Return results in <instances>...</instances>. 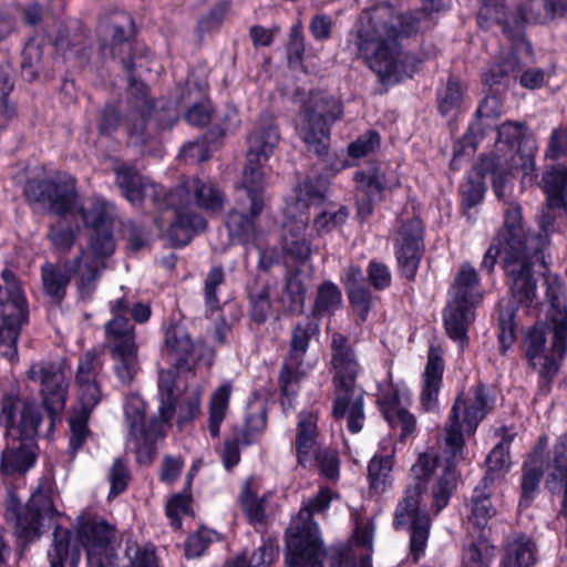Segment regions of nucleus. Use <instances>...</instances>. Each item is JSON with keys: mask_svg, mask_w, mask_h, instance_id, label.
Returning <instances> with one entry per match:
<instances>
[{"mask_svg": "<svg viewBox=\"0 0 567 567\" xmlns=\"http://www.w3.org/2000/svg\"><path fill=\"white\" fill-rule=\"evenodd\" d=\"M28 378L41 385L40 394L43 406L50 414L51 425L65 408L69 382L61 364L53 362L33 363Z\"/></svg>", "mask_w": 567, "mask_h": 567, "instance_id": "obj_16", "label": "nucleus"}, {"mask_svg": "<svg viewBox=\"0 0 567 567\" xmlns=\"http://www.w3.org/2000/svg\"><path fill=\"white\" fill-rule=\"evenodd\" d=\"M341 303L342 293L339 287L331 281H323L317 288L311 315L315 318L331 315L340 308Z\"/></svg>", "mask_w": 567, "mask_h": 567, "instance_id": "obj_40", "label": "nucleus"}, {"mask_svg": "<svg viewBox=\"0 0 567 567\" xmlns=\"http://www.w3.org/2000/svg\"><path fill=\"white\" fill-rule=\"evenodd\" d=\"M106 342L110 349L124 348L135 342L134 326L125 316H115L105 326Z\"/></svg>", "mask_w": 567, "mask_h": 567, "instance_id": "obj_42", "label": "nucleus"}, {"mask_svg": "<svg viewBox=\"0 0 567 567\" xmlns=\"http://www.w3.org/2000/svg\"><path fill=\"white\" fill-rule=\"evenodd\" d=\"M542 183L547 195V205L540 224L544 230H548L555 218L563 216L566 212L567 168L563 165L551 167L544 173Z\"/></svg>", "mask_w": 567, "mask_h": 567, "instance_id": "obj_23", "label": "nucleus"}, {"mask_svg": "<svg viewBox=\"0 0 567 567\" xmlns=\"http://www.w3.org/2000/svg\"><path fill=\"white\" fill-rule=\"evenodd\" d=\"M6 516L14 522L16 532L24 540H33L44 527H50L59 513L55 509L49 488L40 486L30 497L25 506L11 499L7 506Z\"/></svg>", "mask_w": 567, "mask_h": 567, "instance_id": "obj_14", "label": "nucleus"}, {"mask_svg": "<svg viewBox=\"0 0 567 567\" xmlns=\"http://www.w3.org/2000/svg\"><path fill=\"white\" fill-rule=\"evenodd\" d=\"M288 567H323L321 549L288 550Z\"/></svg>", "mask_w": 567, "mask_h": 567, "instance_id": "obj_60", "label": "nucleus"}, {"mask_svg": "<svg viewBox=\"0 0 567 567\" xmlns=\"http://www.w3.org/2000/svg\"><path fill=\"white\" fill-rule=\"evenodd\" d=\"M175 373L173 370H162L158 373V413L163 422L169 421L175 412Z\"/></svg>", "mask_w": 567, "mask_h": 567, "instance_id": "obj_41", "label": "nucleus"}, {"mask_svg": "<svg viewBox=\"0 0 567 567\" xmlns=\"http://www.w3.org/2000/svg\"><path fill=\"white\" fill-rule=\"evenodd\" d=\"M457 478L455 465L447 462L432 488V508L435 514H439L449 504L450 497L456 488Z\"/></svg>", "mask_w": 567, "mask_h": 567, "instance_id": "obj_36", "label": "nucleus"}, {"mask_svg": "<svg viewBox=\"0 0 567 567\" xmlns=\"http://www.w3.org/2000/svg\"><path fill=\"white\" fill-rule=\"evenodd\" d=\"M41 277L44 292L54 301L60 302L66 292V288L71 281V274L66 270V261L64 268L47 262L41 268Z\"/></svg>", "mask_w": 567, "mask_h": 567, "instance_id": "obj_34", "label": "nucleus"}, {"mask_svg": "<svg viewBox=\"0 0 567 567\" xmlns=\"http://www.w3.org/2000/svg\"><path fill=\"white\" fill-rule=\"evenodd\" d=\"M259 215H252L250 210L249 215H246L236 208L230 209L225 218V225L230 238L241 244L250 241L256 235L255 219Z\"/></svg>", "mask_w": 567, "mask_h": 567, "instance_id": "obj_37", "label": "nucleus"}, {"mask_svg": "<svg viewBox=\"0 0 567 567\" xmlns=\"http://www.w3.org/2000/svg\"><path fill=\"white\" fill-rule=\"evenodd\" d=\"M89 413L75 411L69 420L71 437L70 445L73 452H76L85 442L90 431L87 429Z\"/></svg>", "mask_w": 567, "mask_h": 567, "instance_id": "obj_55", "label": "nucleus"}, {"mask_svg": "<svg viewBox=\"0 0 567 567\" xmlns=\"http://www.w3.org/2000/svg\"><path fill=\"white\" fill-rule=\"evenodd\" d=\"M165 202L175 212L168 236L174 245L184 246L193 233L206 228L205 218L195 208L218 213L225 205V196L212 181L194 177L165 195Z\"/></svg>", "mask_w": 567, "mask_h": 567, "instance_id": "obj_3", "label": "nucleus"}, {"mask_svg": "<svg viewBox=\"0 0 567 567\" xmlns=\"http://www.w3.org/2000/svg\"><path fill=\"white\" fill-rule=\"evenodd\" d=\"M84 225L92 229L90 237L91 251L102 255H113L115 241L112 234V225L115 217L114 206L101 197L89 199L87 206H79Z\"/></svg>", "mask_w": 567, "mask_h": 567, "instance_id": "obj_18", "label": "nucleus"}, {"mask_svg": "<svg viewBox=\"0 0 567 567\" xmlns=\"http://www.w3.org/2000/svg\"><path fill=\"white\" fill-rule=\"evenodd\" d=\"M544 285L546 298L550 303L553 349L561 357L567 350V309L564 301L563 282L558 275L548 271L544 274Z\"/></svg>", "mask_w": 567, "mask_h": 567, "instance_id": "obj_21", "label": "nucleus"}, {"mask_svg": "<svg viewBox=\"0 0 567 567\" xmlns=\"http://www.w3.org/2000/svg\"><path fill=\"white\" fill-rule=\"evenodd\" d=\"M47 58L43 53V45L34 40L29 41L22 51L21 68L23 75L33 81L45 72Z\"/></svg>", "mask_w": 567, "mask_h": 567, "instance_id": "obj_46", "label": "nucleus"}, {"mask_svg": "<svg viewBox=\"0 0 567 567\" xmlns=\"http://www.w3.org/2000/svg\"><path fill=\"white\" fill-rule=\"evenodd\" d=\"M535 563L534 543L520 536L508 543L502 565L503 567H532Z\"/></svg>", "mask_w": 567, "mask_h": 567, "instance_id": "obj_38", "label": "nucleus"}, {"mask_svg": "<svg viewBox=\"0 0 567 567\" xmlns=\"http://www.w3.org/2000/svg\"><path fill=\"white\" fill-rule=\"evenodd\" d=\"M509 443L511 440L504 437L488 454L486 460L487 471L482 480L484 488L491 486L499 476L502 472H507L509 468Z\"/></svg>", "mask_w": 567, "mask_h": 567, "instance_id": "obj_39", "label": "nucleus"}, {"mask_svg": "<svg viewBox=\"0 0 567 567\" xmlns=\"http://www.w3.org/2000/svg\"><path fill=\"white\" fill-rule=\"evenodd\" d=\"M525 342L526 357L530 365L544 378L551 379L558 372L559 363L565 354L558 355L553 348L550 354H544L546 333L543 326L533 327L528 331Z\"/></svg>", "mask_w": 567, "mask_h": 567, "instance_id": "obj_27", "label": "nucleus"}, {"mask_svg": "<svg viewBox=\"0 0 567 567\" xmlns=\"http://www.w3.org/2000/svg\"><path fill=\"white\" fill-rule=\"evenodd\" d=\"M137 352L136 343L111 349L115 374L123 384H131L140 370Z\"/></svg>", "mask_w": 567, "mask_h": 567, "instance_id": "obj_33", "label": "nucleus"}, {"mask_svg": "<svg viewBox=\"0 0 567 567\" xmlns=\"http://www.w3.org/2000/svg\"><path fill=\"white\" fill-rule=\"evenodd\" d=\"M489 409V399L482 384H476L457 395L445 425V445L453 457L462 452L463 433L473 434Z\"/></svg>", "mask_w": 567, "mask_h": 567, "instance_id": "obj_11", "label": "nucleus"}, {"mask_svg": "<svg viewBox=\"0 0 567 567\" xmlns=\"http://www.w3.org/2000/svg\"><path fill=\"white\" fill-rule=\"evenodd\" d=\"M477 120L470 126V132L475 137L483 135V128L489 126L487 121L495 120L501 115V104L496 96H487L483 100L476 111Z\"/></svg>", "mask_w": 567, "mask_h": 567, "instance_id": "obj_51", "label": "nucleus"}, {"mask_svg": "<svg viewBox=\"0 0 567 567\" xmlns=\"http://www.w3.org/2000/svg\"><path fill=\"white\" fill-rule=\"evenodd\" d=\"M393 453L391 450L385 455H374L369 463L370 487L375 492H383L391 483Z\"/></svg>", "mask_w": 567, "mask_h": 567, "instance_id": "obj_43", "label": "nucleus"}, {"mask_svg": "<svg viewBox=\"0 0 567 567\" xmlns=\"http://www.w3.org/2000/svg\"><path fill=\"white\" fill-rule=\"evenodd\" d=\"M331 498V491L329 488H321L319 493L310 498L299 511L287 529L288 550L321 549V542L318 537V526L312 522V515L328 508Z\"/></svg>", "mask_w": 567, "mask_h": 567, "instance_id": "obj_17", "label": "nucleus"}, {"mask_svg": "<svg viewBox=\"0 0 567 567\" xmlns=\"http://www.w3.org/2000/svg\"><path fill=\"white\" fill-rule=\"evenodd\" d=\"M117 530L105 518L83 514L76 524V539L86 553L87 567H117Z\"/></svg>", "mask_w": 567, "mask_h": 567, "instance_id": "obj_12", "label": "nucleus"}, {"mask_svg": "<svg viewBox=\"0 0 567 567\" xmlns=\"http://www.w3.org/2000/svg\"><path fill=\"white\" fill-rule=\"evenodd\" d=\"M126 556L130 567H157L155 549L151 545L141 547L135 543L128 544Z\"/></svg>", "mask_w": 567, "mask_h": 567, "instance_id": "obj_59", "label": "nucleus"}, {"mask_svg": "<svg viewBox=\"0 0 567 567\" xmlns=\"http://www.w3.org/2000/svg\"><path fill=\"white\" fill-rule=\"evenodd\" d=\"M41 416L32 402L23 403L21 419L17 426L18 437L1 454V471L12 475L24 473L33 466L37 457V436Z\"/></svg>", "mask_w": 567, "mask_h": 567, "instance_id": "obj_13", "label": "nucleus"}, {"mask_svg": "<svg viewBox=\"0 0 567 567\" xmlns=\"http://www.w3.org/2000/svg\"><path fill=\"white\" fill-rule=\"evenodd\" d=\"M509 168L511 165L506 157L496 154L483 156L473 167L475 177H470L462 188L464 206L466 208L474 207L483 199L486 187L482 179L487 174L492 176L495 195L502 198Z\"/></svg>", "mask_w": 567, "mask_h": 567, "instance_id": "obj_19", "label": "nucleus"}, {"mask_svg": "<svg viewBox=\"0 0 567 567\" xmlns=\"http://www.w3.org/2000/svg\"><path fill=\"white\" fill-rule=\"evenodd\" d=\"M0 285V355L9 361L18 357L17 340L28 319V303L21 284L10 270L1 272Z\"/></svg>", "mask_w": 567, "mask_h": 567, "instance_id": "obj_10", "label": "nucleus"}, {"mask_svg": "<svg viewBox=\"0 0 567 567\" xmlns=\"http://www.w3.org/2000/svg\"><path fill=\"white\" fill-rule=\"evenodd\" d=\"M491 486L484 488L481 483L475 487L471 499V516L470 519L478 527H484L488 519L496 514L495 507L491 502Z\"/></svg>", "mask_w": 567, "mask_h": 567, "instance_id": "obj_44", "label": "nucleus"}, {"mask_svg": "<svg viewBox=\"0 0 567 567\" xmlns=\"http://www.w3.org/2000/svg\"><path fill=\"white\" fill-rule=\"evenodd\" d=\"M280 142L278 125L271 116H264L248 137V153L268 161Z\"/></svg>", "mask_w": 567, "mask_h": 567, "instance_id": "obj_29", "label": "nucleus"}, {"mask_svg": "<svg viewBox=\"0 0 567 567\" xmlns=\"http://www.w3.org/2000/svg\"><path fill=\"white\" fill-rule=\"evenodd\" d=\"M250 443L251 440L247 433H239L225 442L223 462L227 470H230L239 462V447L249 445Z\"/></svg>", "mask_w": 567, "mask_h": 567, "instance_id": "obj_63", "label": "nucleus"}, {"mask_svg": "<svg viewBox=\"0 0 567 567\" xmlns=\"http://www.w3.org/2000/svg\"><path fill=\"white\" fill-rule=\"evenodd\" d=\"M348 215L346 207L337 208L334 205L328 204L317 213L313 226L318 234L330 233L343 225L348 219Z\"/></svg>", "mask_w": 567, "mask_h": 567, "instance_id": "obj_49", "label": "nucleus"}, {"mask_svg": "<svg viewBox=\"0 0 567 567\" xmlns=\"http://www.w3.org/2000/svg\"><path fill=\"white\" fill-rule=\"evenodd\" d=\"M124 412L133 436H143L145 429V403L137 394L126 398Z\"/></svg>", "mask_w": 567, "mask_h": 567, "instance_id": "obj_50", "label": "nucleus"}, {"mask_svg": "<svg viewBox=\"0 0 567 567\" xmlns=\"http://www.w3.org/2000/svg\"><path fill=\"white\" fill-rule=\"evenodd\" d=\"M567 12V0H526L507 13L504 0H482L478 11L480 23L494 21L503 27L504 33L526 51L530 47L524 39V29L530 23H546L557 14Z\"/></svg>", "mask_w": 567, "mask_h": 567, "instance_id": "obj_7", "label": "nucleus"}, {"mask_svg": "<svg viewBox=\"0 0 567 567\" xmlns=\"http://www.w3.org/2000/svg\"><path fill=\"white\" fill-rule=\"evenodd\" d=\"M330 371L336 395L332 415L341 419L347 414L348 430L358 433L364 421L363 396L357 391L360 364L349 339L339 332L331 336Z\"/></svg>", "mask_w": 567, "mask_h": 567, "instance_id": "obj_5", "label": "nucleus"}, {"mask_svg": "<svg viewBox=\"0 0 567 567\" xmlns=\"http://www.w3.org/2000/svg\"><path fill=\"white\" fill-rule=\"evenodd\" d=\"M391 427L401 430V439H405L416 430V419L406 409L400 408L385 416Z\"/></svg>", "mask_w": 567, "mask_h": 567, "instance_id": "obj_62", "label": "nucleus"}, {"mask_svg": "<svg viewBox=\"0 0 567 567\" xmlns=\"http://www.w3.org/2000/svg\"><path fill=\"white\" fill-rule=\"evenodd\" d=\"M101 362L99 355L90 351L81 360L75 375L79 402L81 404L79 412L91 414L94 408L101 401V389L96 380Z\"/></svg>", "mask_w": 567, "mask_h": 567, "instance_id": "obj_26", "label": "nucleus"}, {"mask_svg": "<svg viewBox=\"0 0 567 567\" xmlns=\"http://www.w3.org/2000/svg\"><path fill=\"white\" fill-rule=\"evenodd\" d=\"M48 556L51 567H64V560H69L70 567H78L81 557L79 548L70 549V532L58 524L54 526L53 544Z\"/></svg>", "mask_w": 567, "mask_h": 567, "instance_id": "obj_32", "label": "nucleus"}, {"mask_svg": "<svg viewBox=\"0 0 567 567\" xmlns=\"http://www.w3.org/2000/svg\"><path fill=\"white\" fill-rule=\"evenodd\" d=\"M116 184L124 197L133 205H142L150 200L154 205H162L163 189L159 185L138 174L128 165H118L115 168Z\"/></svg>", "mask_w": 567, "mask_h": 567, "instance_id": "obj_22", "label": "nucleus"}, {"mask_svg": "<svg viewBox=\"0 0 567 567\" xmlns=\"http://www.w3.org/2000/svg\"><path fill=\"white\" fill-rule=\"evenodd\" d=\"M544 475L543 460L540 455H533L523 466L522 496L519 506L528 507L538 492L540 480Z\"/></svg>", "mask_w": 567, "mask_h": 567, "instance_id": "obj_35", "label": "nucleus"}, {"mask_svg": "<svg viewBox=\"0 0 567 567\" xmlns=\"http://www.w3.org/2000/svg\"><path fill=\"white\" fill-rule=\"evenodd\" d=\"M496 241L504 243V270L513 299L524 307L532 306L537 296L533 267L545 262L543 237L524 231L520 208L512 204L506 209L504 229Z\"/></svg>", "mask_w": 567, "mask_h": 567, "instance_id": "obj_2", "label": "nucleus"}, {"mask_svg": "<svg viewBox=\"0 0 567 567\" xmlns=\"http://www.w3.org/2000/svg\"><path fill=\"white\" fill-rule=\"evenodd\" d=\"M267 161H261L257 156L247 154V162L243 172L241 186L247 192L250 200V212L252 215H260L265 208L264 192V172L262 166Z\"/></svg>", "mask_w": 567, "mask_h": 567, "instance_id": "obj_30", "label": "nucleus"}, {"mask_svg": "<svg viewBox=\"0 0 567 567\" xmlns=\"http://www.w3.org/2000/svg\"><path fill=\"white\" fill-rule=\"evenodd\" d=\"M493 555V547L486 540L478 539L464 548L463 565L464 567H488Z\"/></svg>", "mask_w": 567, "mask_h": 567, "instance_id": "obj_52", "label": "nucleus"}, {"mask_svg": "<svg viewBox=\"0 0 567 567\" xmlns=\"http://www.w3.org/2000/svg\"><path fill=\"white\" fill-rule=\"evenodd\" d=\"M13 89V70L9 63H0V113L7 117L14 114L8 104V96Z\"/></svg>", "mask_w": 567, "mask_h": 567, "instance_id": "obj_58", "label": "nucleus"}, {"mask_svg": "<svg viewBox=\"0 0 567 567\" xmlns=\"http://www.w3.org/2000/svg\"><path fill=\"white\" fill-rule=\"evenodd\" d=\"M317 422L318 417L313 413L301 412L298 416L295 449L297 462L302 467L312 466V455L321 449L317 442L319 435Z\"/></svg>", "mask_w": 567, "mask_h": 567, "instance_id": "obj_28", "label": "nucleus"}, {"mask_svg": "<svg viewBox=\"0 0 567 567\" xmlns=\"http://www.w3.org/2000/svg\"><path fill=\"white\" fill-rule=\"evenodd\" d=\"M312 466H318L320 473L329 480L339 476L340 460L338 452L330 447H321L312 455Z\"/></svg>", "mask_w": 567, "mask_h": 567, "instance_id": "obj_53", "label": "nucleus"}, {"mask_svg": "<svg viewBox=\"0 0 567 567\" xmlns=\"http://www.w3.org/2000/svg\"><path fill=\"white\" fill-rule=\"evenodd\" d=\"M308 224L309 217L300 216L299 219H289L284 225V248L299 259H306L311 254L310 243L303 236Z\"/></svg>", "mask_w": 567, "mask_h": 567, "instance_id": "obj_31", "label": "nucleus"}, {"mask_svg": "<svg viewBox=\"0 0 567 567\" xmlns=\"http://www.w3.org/2000/svg\"><path fill=\"white\" fill-rule=\"evenodd\" d=\"M164 352L171 357L178 371H190L200 359V348L193 342L187 329L171 323L164 329Z\"/></svg>", "mask_w": 567, "mask_h": 567, "instance_id": "obj_25", "label": "nucleus"}, {"mask_svg": "<svg viewBox=\"0 0 567 567\" xmlns=\"http://www.w3.org/2000/svg\"><path fill=\"white\" fill-rule=\"evenodd\" d=\"M342 113V105L334 96L323 92H312L300 112L297 131L308 152L319 157L328 154L330 146V125Z\"/></svg>", "mask_w": 567, "mask_h": 567, "instance_id": "obj_9", "label": "nucleus"}, {"mask_svg": "<svg viewBox=\"0 0 567 567\" xmlns=\"http://www.w3.org/2000/svg\"><path fill=\"white\" fill-rule=\"evenodd\" d=\"M483 299L480 277L470 262H463L450 289V299L444 311L447 334L463 348L467 340V328L473 321L472 309Z\"/></svg>", "mask_w": 567, "mask_h": 567, "instance_id": "obj_8", "label": "nucleus"}, {"mask_svg": "<svg viewBox=\"0 0 567 567\" xmlns=\"http://www.w3.org/2000/svg\"><path fill=\"white\" fill-rule=\"evenodd\" d=\"M462 89L457 83L449 82L446 89L440 95L439 110L442 115H449L456 112L462 102Z\"/></svg>", "mask_w": 567, "mask_h": 567, "instance_id": "obj_64", "label": "nucleus"}, {"mask_svg": "<svg viewBox=\"0 0 567 567\" xmlns=\"http://www.w3.org/2000/svg\"><path fill=\"white\" fill-rule=\"evenodd\" d=\"M326 186L323 183L315 184L310 178H307L298 185L297 200L298 204L303 206H318L324 198Z\"/></svg>", "mask_w": 567, "mask_h": 567, "instance_id": "obj_56", "label": "nucleus"}, {"mask_svg": "<svg viewBox=\"0 0 567 567\" xmlns=\"http://www.w3.org/2000/svg\"><path fill=\"white\" fill-rule=\"evenodd\" d=\"M111 255L83 250L72 260L66 261V270L76 275V288L82 300L90 299L97 287L101 271L105 268V259Z\"/></svg>", "mask_w": 567, "mask_h": 567, "instance_id": "obj_24", "label": "nucleus"}, {"mask_svg": "<svg viewBox=\"0 0 567 567\" xmlns=\"http://www.w3.org/2000/svg\"><path fill=\"white\" fill-rule=\"evenodd\" d=\"M278 545L274 540L268 539L256 551H254L249 564L246 555L240 554L229 567H269L278 558Z\"/></svg>", "mask_w": 567, "mask_h": 567, "instance_id": "obj_48", "label": "nucleus"}, {"mask_svg": "<svg viewBox=\"0 0 567 567\" xmlns=\"http://www.w3.org/2000/svg\"><path fill=\"white\" fill-rule=\"evenodd\" d=\"M24 195L30 202L47 203L50 210L59 216L79 208L76 181L71 176L31 179L24 186Z\"/></svg>", "mask_w": 567, "mask_h": 567, "instance_id": "obj_15", "label": "nucleus"}, {"mask_svg": "<svg viewBox=\"0 0 567 567\" xmlns=\"http://www.w3.org/2000/svg\"><path fill=\"white\" fill-rule=\"evenodd\" d=\"M132 18L127 13L113 14L101 27V51L104 56L120 58L127 71L131 94L135 95L134 104L136 107L127 118V133L137 143H144L146 140L147 120L151 116L154 104L148 99L147 87L143 83L137 82L133 76L132 44L126 33V29L132 28Z\"/></svg>", "mask_w": 567, "mask_h": 567, "instance_id": "obj_4", "label": "nucleus"}, {"mask_svg": "<svg viewBox=\"0 0 567 567\" xmlns=\"http://www.w3.org/2000/svg\"><path fill=\"white\" fill-rule=\"evenodd\" d=\"M423 250L422 221L417 217L409 218L402 223L395 238L396 259L406 278H414Z\"/></svg>", "mask_w": 567, "mask_h": 567, "instance_id": "obj_20", "label": "nucleus"}, {"mask_svg": "<svg viewBox=\"0 0 567 567\" xmlns=\"http://www.w3.org/2000/svg\"><path fill=\"white\" fill-rule=\"evenodd\" d=\"M420 13L400 12L386 2L365 9L350 32L353 45L367 66L383 84L410 78L420 62L401 42L419 31Z\"/></svg>", "mask_w": 567, "mask_h": 567, "instance_id": "obj_1", "label": "nucleus"}, {"mask_svg": "<svg viewBox=\"0 0 567 567\" xmlns=\"http://www.w3.org/2000/svg\"><path fill=\"white\" fill-rule=\"evenodd\" d=\"M437 462L439 458L434 453L426 452L419 456L411 468L416 482L406 487L404 497L395 511V527L410 526V549L414 561L423 554L429 539L431 519L420 509V499L424 485L437 467Z\"/></svg>", "mask_w": 567, "mask_h": 567, "instance_id": "obj_6", "label": "nucleus"}, {"mask_svg": "<svg viewBox=\"0 0 567 567\" xmlns=\"http://www.w3.org/2000/svg\"><path fill=\"white\" fill-rule=\"evenodd\" d=\"M319 323L311 320L299 322L292 330L289 357L292 362L303 361L310 339L318 332Z\"/></svg>", "mask_w": 567, "mask_h": 567, "instance_id": "obj_45", "label": "nucleus"}, {"mask_svg": "<svg viewBox=\"0 0 567 567\" xmlns=\"http://www.w3.org/2000/svg\"><path fill=\"white\" fill-rule=\"evenodd\" d=\"M240 503L250 522H261L264 519V502L259 499L255 493L251 492L248 483L243 488Z\"/></svg>", "mask_w": 567, "mask_h": 567, "instance_id": "obj_61", "label": "nucleus"}, {"mask_svg": "<svg viewBox=\"0 0 567 567\" xmlns=\"http://www.w3.org/2000/svg\"><path fill=\"white\" fill-rule=\"evenodd\" d=\"M359 195L379 199L384 188L383 181L377 172H358L355 174Z\"/></svg>", "mask_w": 567, "mask_h": 567, "instance_id": "obj_54", "label": "nucleus"}, {"mask_svg": "<svg viewBox=\"0 0 567 567\" xmlns=\"http://www.w3.org/2000/svg\"><path fill=\"white\" fill-rule=\"evenodd\" d=\"M231 393L230 384L220 385L212 395L209 404V433L213 437L219 435L220 423L224 421Z\"/></svg>", "mask_w": 567, "mask_h": 567, "instance_id": "obj_47", "label": "nucleus"}, {"mask_svg": "<svg viewBox=\"0 0 567 567\" xmlns=\"http://www.w3.org/2000/svg\"><path fill=\"white\" fill-rule=\"evenodd\" d=\"M302 361L292 362L290 358L282 364L279 373L280 389L284 395L289 396L295 392V384L299 382L301 377L305 374L300 370Z\"/></svg>", "mask_w": 567, "mask_h": 567, "instance_id": "obj_57", "label": "nucleus"}]
</instances>
